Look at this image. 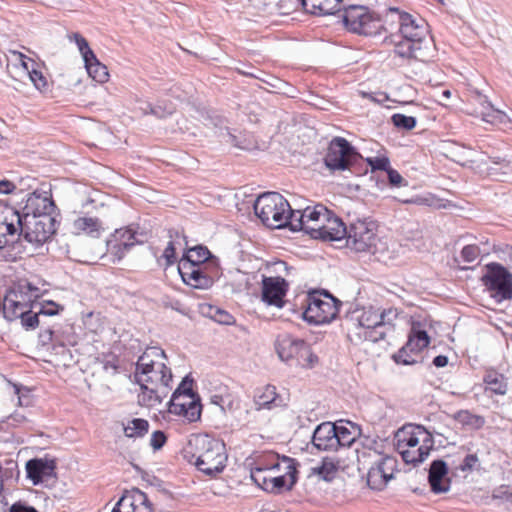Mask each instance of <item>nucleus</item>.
Instances as JSON below:
<instances>
[{"label": "nucleus", "instance_id": "58", "mask_svg": "<svg viewBox=\"0 0 512 512\" xmlns=\"http://www.w3.org/2000/svg\"><path fill=\"white\" fill-rule=\"evenodd\" d=\"M489 159L493 164L500 166L502 174H508L512 171V161L510 159L500 156H490Z\"/></svg>", "mask_w": 512, "mask_h": 512}, {"label": "nucleus", "instance_id": "29", "mask_svg": "<svg viewBox=\"0 0 512 512\" xmlns=\"http://www.w3.org/2000/svg\"><path fill=\"white\" fill-rule=\"evenodd\" d=\"M72 227L74 233L86 234L93 238H98L104 230L100 219L89 216L78 217L74 220Z\"/></svg>", "mask_w": 512, "mask_h": 512}, {"label": "nucleus", "instance_id": "24", "mask_svg": "<svg viewBox=\"0 0 512 512\" xmlns=\"http://www.w3.org/2000/svg\"><path fill=\"white\" fill-rule=\"evenodd\" d=\"M448 467L443 460H434L429 469L428 481L431 491L435 494L445 493L450 488V480L447 477Z\"/></svg>", "mask_w": 512, "mask_h": 512}, {"label": "nucleus", "instance_id": "12", "mask_svg": "<svg viewBox=\"0 0 512 512\" xmlns=\"http://www.w3.org/2000/svg\"><path fill=\"white\" fill-rule=\"evenodd\" d=\"M361 159V155L345 138L335 137L331 140L324 163L331 171H344Z\"/></svg>", "mask_w": 512, "mask_h": 512}, {"label": "nucleus", "instance_id": "7", "mask_svg": "<svg viewBox=\"0 0 512 512\" xmlns=\"http://www.w3.org/2000/svg\"><path fill=\"white\" fill-rule=\"evenodd\" d=\"M339 312L338 301L328 292L313 291L307 295L303 319L312 325L330 323Z\"/></svg>", "mask_w": 512, "mask_h": 512}, {"label": "nucleus", "instance_id": "53", "mask_svg": "<svg viewBox=\"0 0 512 512\" xmlns=\"http://www.w3.org/2000/svg\"><path fill=\"white\" fill-rule=\"evenodd\" d=\"M72 37L82 55V58L83 59L87 58V57L92 58L94 52L90 49L87 40L83 36H81L79 33H74Z\"/></svg>", "mask_w": 512, "mask_h": 512}, {"label": "nucleus", "instance_id": "35", "mask_svg": "<svg viewBox=\"0 0 512 512\" xmlns=\"http://www.w3.org/2000/svg\"><path fill=\"white\" fill-rule=\"evenodd\" d=\"M84 64L88 75L98 83H104L109 78L108 69L105 65L99 62L96 55L93 53L92 58H84Z\"/></svg>", "mask_w": 512, "mask_h": 512}, {"label": "nucleus", "instance_id": "2", "mask_svg": "<svg viewBox=\"0 0 512 512\" xmlns=\"http://www.w3.org/2000/svg\"><path fill=\"white\" fill-rule=\"evenodd\" d=\"M194 450L190 461L206 475L214 476L226 467L227 455L225 444L208 435H197L189 441Z\"/></svg>", "mask_w": 512, "mask_h": 512}, {"label": "nucleus", "instance_id": "37", "mask_svg": "<svg viewBox=\"0 0 512 512\" xmlns=\"http://www.w3.org/2000/svg\"><path fill=\"white\" fill-rule=\"evenodd\" d=\"M169 237L171 240L168 242L162 254V258L165 259L167 267L176 262V245L180 246L181 240L186 243V236L181 235L176 230H169Z\"/></svg>", "mask_w": 512, "mask_h": 512}, {"label": "nucleus", "instance_id": "10", "mask_svg": "<svg viewBox=\"0 0 512 512\" xmlns=\"http://www.w3.org/2000/svg\"><path fill=\"white\" fill-rule=\"evenodd\" d=\"M342 19L350 31L360 35L377 36L384 29L380 17L366 6H349L345 9Z\"/></svg>", "mask_w": 512, "mask_h": 512}, {"label": "nucleus", "instance_id": "16", "mask_svg": "<svg viewBox=\"0 0 512 512\" xmlns=\"http://www.w3.org/2000/svg\"><path fill=\"white\" fill-rule=\"evenodd\" d=\"M25 468L27 478L34 485L47 482L56 477V461L48 456L28 460Z\"/></svg>", "mask_w": 512, "mask_h": 512}, {"label": "nucleus", "instance_id": "50", "mask_svg": "<svg viewBox=\"0 0 512 512\" xmlns=\"http://www.w3.org/2000/svg\"><path fill=\"white\" fill-rule=\"evenodd\" d=\"M408 347L405 345L394 356L393 359L397 364L412 365L417 363L415 354L408 353ZM414 353V352H411Z\"/></svg>", "mask_w": 512, "mask_h": 512}, {"label": "nucleus", "instance_id": "56", "mask_svg": "<svg viewBox=\"0 0 512 512\" xmlns=\"http://www.w3.org/2000/svg\"><path fill=\"white\" fill-rule=\"evenodd\" d=\"M28 76L38 90L46 88L47 81L42 72L38 71L35 68H32Z\"/></svg>", "mask_w": 512, "mask_h": 512}, {"label": "nucleus", "instance_id": "8", "mask_svg": "<svg viewBox=\"0 0 512 512\" xmlns=\"http://www.w3.org/2000/svg\"><path fill=\"white\" fill-rule=\"evenodd\" d=\"M13 217L21 227V236L36 246L45 243L56 231L52 215H19V210L15 209Z\"/></svg>", "mask_w": 512, "mask_h": 512}, {"label": "nucleus", "instance_id": "31", "mask_svg": "<svg viewBox=\"0 0 512 512\" xmlns=\"http://www.w3.org/2000/svg\"><path fill=\"white\" fill-rule=\"evenodd\" d=\"M483 382L486 385L485 390L496 395H505L508 391L507 378L494 369L486 371Z\"/></svg>", "mask_w": 512, "mask_h": 512}, {"label": "nucleus", "instance_id": "18", "mask_svg": "<svg viewBox=\"0 0 512 512\" xmlns=\"http://www.w3.org/2000/svg\"><path fill=\"white\" fill-rule=\"evenodd\" d=\"M112 512H153L147 495L138 488L125 491Z\"/></svg>", "mask_w": 512, "mask_h": 512}, {"label": "nucleus", "instance_id": "17", "mask_svg": "<svg viewBox=\"0 0 512 512\" xmlns=\"http://www.w3.org/2000/svg\"><path fill=\"white\" fill-rule=\"evenodd\" d=\"M56 206L50 191L35 190L29 194L19 215H52Z\"/></svg>", "mask_w": 512, "mask_h": 512}, {"label": "nucleus", "instance_id": "42", "mask_svg": "<svg viewBox=\"0 0 512 512\" xmlns=\"http://www.w3.org/2000/svg\"><path fill=\"white\" fill-rule=\"evenodd\" d=\"M398 317V310L396 308L379 309V320L381 324V330L385 331L386 334L393 330L394 321Z\"/></svg>", "mask_w": 512, "mask_h": 512}, {"label": "nucleus", "instance_id": "62", "mask_svg": "<svg viewBox=\"0 0 512 512\" xmlns=\"http://www.w3.org/2000/svg\"><path fill=\"white\" fill-rule=\"evenodd\" d=\"M8 512H38L34 507L26 505L21 502L14 503Z\"/></svg>", "mask_w": 512, "mask_h": 512}, {"label": "nucleus", "instance_id": "15", "mask_svg": "<svg viewBox=\"0 0 512 512\" xmlns=\"http://www.w3.org/2000/svg\"><path fill=\"white\" fill-rule=\"evenodd\" d=\"M288 287V282L280 276H263L261 299L269 306L282 308L285 305L284 297L288 291Z\"/></svg>", "mask_w": 512, "mask_h": 512}, {"label": "nucleus", "instance_id": "46", "mask_svg": "<svg viewBox=\"0 0 512 512\" xmlns=\"http://www.w3.org/2000/svg\"><path fill=\"white\" fill-rule=\"evenodd\" d=\"M0 233L5 235L6 238L7 236H14L17 233L21 235V227L13 217V212L11 213V218L6 216L4 221L0 224Z\"/></svg>", "mask_w": 512, "mask_h": 512}, {"label": "nucleus", "instance_id": "40", "mask_svg": "<svg viewBox=\"0 0 512 512\" xmlns=\"http://www.w3.org/2000/svg\"><path fill=\"white\" fill-rule=\"evenodd\" d=\"M141 110L144 114H152L157 118H165L169 115H172L176 110V107L171 102L166 103L164 101H160L156 105L147 103L145 104V107H141Z\"/></svg>", "mask_w": 512, "mask_h": 512}, {"label": "nucleus", "instance_id": "47", "mask_svg": "<svg viewBox=\"0 0 512 512\" xmlns=\"http://www.w3.org/2000/svg\"><path fill=\"white\" fill-rule=\"evenodd\" d=\"M286 226L292 231H304L306 233L307 224L302 211H294L291 209V216L288 218Z\"/></svg>", "mask_w": 512, "mask_h": 512}, {"label": "nucleus", "instance_id": "43", "mask_svg": "<svg viewBox=\"0 0 512 512\" xmlns=\"http://www.w3.org/2000/svg\"><path fill=\"white\" fill-rule=\"evenodd\" d=\"M109 253L114 257V260L120 261L127 252L131 250L130 244L125 242H118L111 239L107 242Z\"/></svg>", "mask_w": 512, "mask_h": 512}, {"label": "nucleus", "instance_id": "48", "mask_svg": "<svg viewBox=\"0 0 512 512\" xmlns=\"http://www.w3.org/2000/svg\"><path fill=\"white\" fill-rule=\"evenodd\" d=\"M113 239L120 242H127L130 244V248H133L136 244L141 243L136 239V233L131 228L118 229L113 234Z\"/></svg>", "mask_w": 512, "mask_h": 512}, {"label": "nucleus", "instance_id": "26", "mask_svg": "<svg viewBox=\"0 0 512 512\" xmlns=\"http://www.w3.org/2000/svg\"><path fill=\"white\" fill-rule=\"evenodd\" d=\"M304 11L313 15L335 14L341 10V0H297Z\"/></svg>", "mask_w": 512, "mask_h": 512}, {"label": "nucleus", "instance_id": "64", "mask_svg": "<svg viewBox=\"0 0 512 512\" xmlns=\"http://www.w3.org/2000/svg\"><path fill=\"white\" fill-rule=\"evenodd\" d=\"M53 330L51 328L44 329L39 334V339L42 345H48L53 338Z\"/></svg>", "mask_w": 512, "mask_h": 512}, {"label": "nucleus", "instance_id": "61", "mask_svg": "<svg viewBox=\"0 0 512 512\" xmlns=\"http://www.w3.org/2000/svg\"><path fill=\"white\" fill-rule=\"evenodd\" d=\"M387 172V175H388V180H389V183L392 185V186H400L403 182V177L398 173V171L392 169V168H388V170L386 171Z\"/></svg>", "mask_w": 512, "mask_h": 512}, {"label": "nucleus", "instance_id": "38", "mask_svg": "<svg viewBox=\"0 0 512 512\" xmlns=\"http://www.w3.org/2000/svg\"><path fill=\"white\" fill-rule=\"evenodd\" d=\"M149 429V423L142 418H134L124 426V434L128 438H141L145 436Z\"/></svg>", "mask_w": 512, "mask_h": 512}, {"label": "nucleus", "instance_id": "52", "mask_svg": "<svg viewBox=\"0 0 512 512\" xmlns=\"http://www.w3.org/2000/svg\"><path fill=\"white\" fill-rule=\"evenodd\" d=\"M201 416V404L198 401H195L193 398L189 400V405L187 407L186 413L184 417L190 422L197 421Z\"/></svg>", "mask_w": 512, "mask_h": 512}, {"label": "nucleus", "instance_id": "1", "mask_svg": "<svg viewBox=\"0 0 512 512\" xmlns=\"http://www.w3.org/2000/svg\"><path fill=\"white\" fill-rule=\"evenodd\" d=\"M166 354L160 347H148L136 362L133 381L140 386L142 402L147 406L161 403L170 388L171 369L163 361Z\"/></svg>", "mask_w": 512, "mask_h": 512}, {"label": "nucleus", "instance_id": "49", "mask_svg": "<svg viewBox=\"0 0 512 512\" xmlns=\"http://www.w3.org/2000/svg\"><path fill=\"white\" fill-rule=\"evenodd\" d=\"M192 383L193 380L189 378V376L184 377L172 395H176L181 398H193L194 393L192 390Z\"/></svg>", "mask_w": 512, "mask_h": 512}, {"label": "nucleus", "instance_id": "39", "mask_svg": "<svg viewBox=\"0 0 512 512\" xmlns=\"http://www.w3.org/2000/svg\"><path fill=\"white\" fill-rule=\"evenodd\" d=\"M337 470V463L329 457L323 458L318 466L312 468L313 473L325 481H331L335 477Z\"/></svg>", "mask_w": 512, "mask_h": 512}, {"label": "nucleus", "instance_id": "60", "mask_svg": "<svg viewBox=\"0 0 512 512\" xmlns=\"http://www.w3.org/2000/svg\"><path fill=\"white\" fill-rule=\"evenodd\" d=\"M166 442V435L164 432L157 430L153 432L151 439H150V445L153 447L154 450L161 449Z\"/></svg>", "mask_w": 512, "mask_h": 512}, {"label": "nucleus", "instance_id": "4", "mask_svg": "<svg viewBox=\"0 0 512 512\" xmlns=\"http://www.w3.org/2000/svg\"><path fill=\"white\" fill-rule=\"evenodd\" d=\"M254 212L265 226L281 229L286 227L291 207L280 193L265 192L255 200Z\"/></svg>", "mask_w": 512, "mask_h": 512}, {"label": "nucleus", "instance_id": "41", "mask_svg": "<svg viewBox=\"0 0 512 512\" xmlns=\"http://www.w3.org/2000/svg\"><path fill=\"white\" fill-rule=\"evenodd\" d=\"M306 224H310L312 221H325L329 216V210L323 205H316L315 207H307L303 211Z\"/></svg>", "mask_w": 512, "mask_h": 512}, {"label": "nucleus", "instance_id": "28", "mask_svg": "<svg viewBox=\"0 0 512 512\" xmlns=\"http://www.w3.org/2000/svg\"><path fill=\"white\" fill-rule=\"evenodd\" d=\"M281 463L278 459H273L270 465H265L260 462L256 463L255 467L251 469V479L263 490L269 486V480L272 478L273 472L279 470Z\"/></svg>", "mask_w": 512, "mask_h": 512}, {"label": "nucleus", "instance_id": "22", "mask_svg": "<svg viewBox=\"0 0 512 512\" xmlns=\"http://www.w3.org/2000/svg\"><path fill=\"white\" fill-rule=\"evenodd\" d=\"M335 427L332 422H323L316 426L311 437V452L337 451L339 442L336 441Z\"/></svg>", "mask_w": 512, "mask_h": 512}, {"label": "nucleus", "instance_id": "57", "mask_svg": "<svg viewBox=\"0 0 512 512\" xmlns=\"http://www.w3.org/2000/svg\"><path fill=\"white\" fill-rule=\"evenodd\" d=\"M63 310V307L59 306L53 301H48L41 305L40 310L38 311L39 316H54L57 315L60 311Z\"/></svg>", "mask_w": 512, "mask_h": 512}, {"label": "nucleus", "instance_id": "9", "mask_svg": "<svg viewBox=\"0 0 512 512\" xmlns=\"http://www.w3.org/2000/svg\"><path fill=\"white\" fill-rule=\"evenodd\" d=\"M276 351L282 361H296V364L310 368L318 361L312 353L310 345L303 339L284 333L277 337Z\"/></svg>", "mask_w": 512, "mask_h": 512}, {"label": "nucleus", "instance_id": "14", "mask_svg": "<svg viewBox=\"0 0 512 512\" xmlns=\"http://www.w3.org/2000/svg\"><path fill=\"white\" fill-rule=\"evenodd\" d=\"M30 298L26 297L23 287L18 289H10L2 303L3 316L8 321H14L21 315L29 312V308H33Z\"/></svg>", "mask_w": 512, "mask_h": 512}, {"label": "nucleus", "instance_id": "25", "mask_svg": "<svg viewBox=\"0 0 512 512\" xmlns=\"http://www.w3.org/2000/svg\"><path fill=\"white\" fill-rule=\"evenodd\" d=\"M282 463L285 464L286 472L283 475H276L275 472L272 474V478L269 480L270 484L266 488L267 492L280 493L283 490H290L296 483V469L292 464V460L288 457H284Z\"/></svg>", "mask_w": 512, "mask_h": 512}, {"label": "nucleus", "instance_id": "44", "mask_svg": "<svg viewBox=\"0 0 512 512\" xmlns=\"http://www.w3.org/2000/svg\"><path fill=\"white\" fill-rule=\"evenodd\" d=\"M189 400H192V398H181L176 395H172L169 401L168 411L171 414L184 416L189 405Z\"/></svg>", "mask_w": 512, "mask_h": 512}, {"label": "nucleus", "instance_id": "13", "mask_svg": "<svg viewBox=\"0 0 512 512\" xmlns=\"http://www.w3.org/2000/svg\"><path fill=\"white\" fill-rule=\"evenodd\" d=\"M178 271L183 282L195 289L210 288L218 275V268L208 271L207 265H193L187 261H179Z\"/></svg>", "mask_w": 512, "mask_h": 512}, {"label": "nucleus", "instance_id": "19", "mask_svg": "<svg viewBox=\"0 0 512 512\" xmlns=\"http://www.w3.org/2000/svg\"><path fill=\"white\" fill-rule=\"evenodd\" d=\"M395 438L398 450L407 447L415 448L420 445H426V441L434 444L432 434L422 425H410L403 427L397 431Z\"/></svg>", "mask_w": 512, "mask_h": 512}, {"label": "nucleus", "instance_id": "11", "mask_svg": "<svg viewBox=\"0 0 512 512\" xmlns=\"http://www.w3.org/2000/svg\"><path fill=\"white\" fill-rule=\"evenodd\" d=\"M481 282L497 303L512 299V273L503 265L492 262L486 266Z\"/></svg>", "mask_w": 512, "mask_h": 512}, {"label": "nucleus", "instance_id": "59", "mask_svg": "<svg viewBox=\"0 0 512 512\" xmlns=\"http://www.w3.org/2000/svg\"><path fill=\"white\" fill-rule=\"evenodd\" d=\"M212 318L216 322L224 325H230L234 322V318L230 313L218 308L215 309V313L212 315Z\"/></svg>", "mask_w": 512, "mask_h": 512}, {"label": "nucleus", "instance_id": "51", "mask_svg": "<svg viewBox=\"0 0 512 512\" xmlns=\"http://www.w3.org/2000/svg\"><path fill=\"white\" fill-rule=\"evenodd\" d=\"M22 326L26 330H33L39 325V314L38 312L33 313L32 308H29V312H26L19 317Z\"/></svg>", "mask_w": 512, "mask_h": 512}, {"label": "nucleus", "instance_id": "54", "mask_svg": "<svg viewBox=\"0 0 512 512\" xmlns=\"http://www.w3.org/2000/svg\"><path fill=\"white\" fill-rule=\"evenodd\" d=\"M367 162L373 171L374 170L387 171L388 168L390 167L389 159L384 156L367 158Z\"/></svg>", "mask_w": 512, "mask_h": 512}, {"label": "nucleus", "instance_id": "34", "mask_svg": "<svg viewBox=\"0 0 512 512\" xmlns=\"http://www.w3.org/2000/svg\"><path fill=\"white\" fill-rule=\"evenodd\" d=\"M479 102L482 106L480 115L482 120L490 124L505 123L508 116L505 112L494 108L486 96H480Z\"/></svg>", "mask_w": 512, "mask_h": 512}, {"label": "nucleus", "instance_id": "23", "mask_svg": "<svg viewBox=\"0 0 512 512\" xmlns=\"http://www.w3.org/2000/svg\"><path fill=\"white\" fill-rule=\"evenodd\" d=\"M325 221L324 227L312 229L313 239L339 241L347 237L348 227L339 217L333 215L331 211H329V216H327Z\"/></svg>", "mask_w": 512, "mask_h": 512}, {"label": "nucleus", "instance_id": "33", "mask_svg": "<svg viewBox=\"0 0 512 512\" xmlns=\"http://www.w3.org/2000/svg\"><path fill=\"white\" fill-rule=\"evenodd\" d=\"M433 445L431 442L426 441V445H420L415 448L407 447L398 451L406 463L417 464L423 462L429 456Z\"/></svg>", "mask_w": 512, "mask_h": 512}, {"label": "nucleus", "instance_id": "21", "mask_svg": "<svg viewBox=\"0 0 512 512\" xmlns=\"http://www.w3.org/2000/svg\"><path fill=\"white\" fill-rule=\"evenodd\" d=\"M395 460L391 457L380 458L372 465L367 474V484L373 490H382L393 477Z\"/></svg>", "mask_w": 512, "mask_h": 512}, {"label": "nucleus", "instance_id": "27", "mask_svg": "<svg viewBox=\"0 0 512 512\" xmlns=\"http://www.w3.org/2000/svg\"><path fill=\"white\" fill-rule=\"evenodd\" d=\"M336 434V441L339 442L340 447H350L360 435V428L350 422L339 420L333 423Z\"/></svg>", "mask_w": 512, "mask_h": 512}, {"label": "nucleus", "instance_id": "20", "mask_svg": "<svg viewBox=\"0 0 512 512\" xmlns=\"http://www.w3.org/2000/svg\"><path fill=\"white\" fill-rule=\"evenodd\" d=\"M399 40L394 43V53L402 59H415L426 62L431 58L432 47L423 43H416L411 38H403L399 35Z\"/></svg>", "mask_w": 512, "mask_h": 512}, {"label": "nucleus", "instance_id": "3", "mask_svg": "<svg viewBox=\"0 0 512 512\" xmlns=\"http://www.w3.org/2000/svg\"><path fill=\"white\" fill-rule=\"evenodd\" d=\"M377 224L370 218L356 219L348 226L346 245L356 252H368L382 255L387 251V244L376 235Z\"/></svg>", "mask_w": 512, "mask_h": 512}, {"label": "nucleus", "instance_id": "55", "mask_svg": "<svg viewBox=\"0 0 512 512\" xmlns=\"http://www.w3.org/2000/svg\"><path fill=\"white\" fill-rule=\"evenodd\" d=\"M480 254V249L477 245H466L461 251V257L464 262H474Z\"/></svg>", "mask_w": 512, "mask_h": 512}, {"label": "nucleus", "instance_id": "63", "mask_svg": "<svg viewBox=\"0 0 512 512\" xmlns=\"http://www.w3.org/2000/svg\"><path fill=\"white\" fill-rule=\"evenodd\" d=\"M477 461H478V458H477L476 455L468 454V455L465 456V458L463 460V463L461 464L460 468L463 471L472 469Z\"/></svg>", "mask_w": 512, "mask_h": 512}, {"label": "nucleus", "instance_id": "45", "mask_svg": "<svg viewBox=\"0 0 512 512\" xmlns=\"http://www.w3.org/2000/svg\"><path fill=\"white\" fill-rule=\"evenodd\" d=\"M392 123L395 127L403 130H412L417 124V120L413 116H407L401 113H396L391 117Z\"/></svg>", "mask_w": 512, "mask_h": 512}, {"label": "nucleus", "instance_id": "32", "mask_svg": "<svg viewBox=\"0 0 512 512\" xmlns=\"http://www.w3.org/2000/svg\"><path fill=\"white\" fill-rule=\"evenodd\" d=\"M255 405L257 410L272 409L281 405V399L276 393L275 386L267 385L255 395Z\"/></svg>", "mask_w": 512, "mask_h": 512}, {"label": "nucleus", "instance_id": "5", "mask_svg": "<svg viewBox=\"0 0 512 512\" xmlns=\"http://www.w3.org/2000/svg\"><path fill=\"white\" fill-rule=\"evenodd\" d=\"M386 18L398 22L401 37L411 38L416 43H423L433 48L428 23L418 14H410L399 8L390 7L386 11Z\"/></svg>", "mask_w": 512, "mask_h": 512}, {"label": "nucleus", "instance_id": "30", "mask_svg": "<svg viewBox=\"0 0 512 512\" xmlns=\"http://www.w3.org/2000/svg\"><path fill=\"white\" fill-rule=\"evenodd\" d=\"M430 344V337L420 322H413L406 343L410 352H420Z\"/></svg>", "mask_w": 512, "mask_h": 512}, {"label": "nucleus", "instance_id": "36", "mask_svg": "<svg viewBox=\"0 0 512 512\" xmlns=\"http://www.w3.org/2000/svg\"><path fill=\"white\" fill-rule=\"evenodd\" d=\"M211 257L212 255L206 247L197 245L195 247L189 248L180 261H187L193 265L208 266L209 263H206V261H208Z\"/></svg>", "mask_w": 512, "mask_h": 512}, {"label": "nucleus", "instance_id": "6", "mask_svg": "<svg viewBox=\"0 0 512 512\" xmlns=\"http://www.w3.org/2000/svg\"><path fill=\"white\" fill-rule=\"evenodd\" d=\"M385 336L386 332L381 330L379 309L373 307L364 308L348 328V338L355 344L363 341L376 343Z\"/></svg>", "mask_w": 512, "mask_h": 512}]
</instances>
